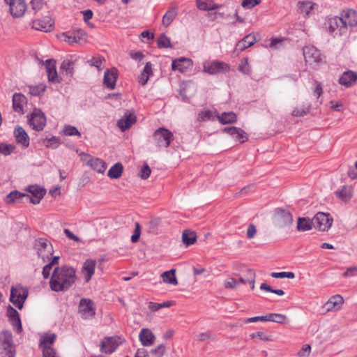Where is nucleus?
<instances>
[{"label":"nucleus","mask_w":357,"mask_h":357,"mask_svg":"<svg viewBox=\"0 0 357 357\" xmlns=\"http://www.w3.org/2000/svg\"><path fill=\"white\" fill-rule=\"evenodd\" d=\"M77 280L75 269L63 265L56 267L50 280V289L55 292L66 291Z\"/></svg>","instance_id":"1"},{"label":"nucleus","mask_w":357,"mask_h":357,"mask_svg":"<svg viewBox=\"0 0 357 357\" xmlns=\"http://www.w3.org/2000/svg\"><path fill=\"white\" fill-rule=\"evenodd\" d=\"M303 54L306 64L313 69L324 62L325 56L313 45L305 46L303 48Z\"/></svg>","instance_id":"2"},{"label":"nucleus","mask_w":357,"mask_h":357,"mask_svg":"<svg viewBox=\"0 0 357 357\" xmlns=\"http://www.w3.org/2000/svg\"><path fill=\"white\" fill-rule=\"evenodd\" d=\"M16 349L13 343V335L9 331H3L0 333L1 357H15Z\"/></svg>","instance_id":"3"},{"label":"nucleus","mask_w":357,"mask_h":357,"mask_svg":"<svg viewBox=\"0 0 357 357\" xmlns=\"http://www.w3.org/2000/svg\"><path fill=\"white\" fill-rule=\"evenodd\" d=\"M29 295V290L20 284L12 287L10 289V301L18 309H22L24 303Z\"/></svg>","instance_id":"4"},{"label":"nucleus","mask_w":357,"mask_h":357,"mask_svg":"<svg viewBox=\"0 0 357 357\" xmlns=\"http://www.w3.org/2000/svg\"><path fill=\"white\" fill-rule=\"evenodd\" d=\"M34 248L37 251L38 257L43 261L49 259L54 253L53 245L46 238H39L35 241Z\"/></svg>","instance_id":"5"},{"label":"nucleus","mask_w":357,"mask_h":357,"mask_svg":"<svg viewBox=\"0 0 357 357\" xmlns=\"http://www.w3.org/2000/svg\"><path fill=\"white\" fill-rule=\"evenodd\" d=\"M153 138L157 146L167 148L173 140L174 135L168 129L160 128L153 132Z\"/></svg>","instance_id":"6"},{"label":"nucleus","mask_w":357,"mask_h":357,"mask_svg":"<svg viewBox=\"0 0 357 357\" xmlns=\"http://www.w3.org/2000/svg\"><path fill=\"white\" fill-rule=\"evenodd\" d=\"M27 117L29 123L33 130L41 131L44 129L46 125V117L40 109H34Z\"/></svg>","instance_id":"7"},{"label":"nucleus","mask_w":357,"mask_h":357,"mask_svg":"<svg viewBox=\"0 0 357 357\" xmlns=\"http://www.w3.org/2000/svg\"><path fill=\"white\" fill-rule=\"evenodd\" d=\"M333 221L330 214L319 212L313 218L314 227L319 231H328L331 227Z\"/></svg>","instance_id":"8"},{"label":"nucleus","mask_w":357,"mask_h":357,"mask_svg":"<svg viewBox=\"0 0 357 357\" xmlns=\"http://www.w3.org/2000/svg\"><path fill=\"white\" fill-rule=\"evenodd\" d=\"M78 311L84 319L93 317L96 314L93 302L89 298H82L79 303Z\"/></svg>","instance_id":"9"},{"label":"nucleus","mask_w":357,"mask_h":357,"mask_svg":"<svg viewBox=\"0 0 357 357\" xmlns=\"http://www.w3.org/2000/svg\"><path fill=\"white\" fill-rule=\"evenodd\" d=\"M326 30L330 33L338 31L340 35L345 33V26H344L341 17L333 16L328 17L325 22Z\"/></svg>","instance_id":"10"},{"label":"nucleus","mask_w":357,"mask_h":357,"mask_svg":"<svg viewBox=\"0 0 357 357\" xmlns=\"http://www.w3.org/2000/svg\"><path fill=\"white\" fill-rule=\"evenodd\" d=\"M26 191L31 193L33 197L25 194L24 199H26V202H31L33 204H39L46 192L45 188H40L37 185L28 186Z\"/></svg>","instance_id":"11"},{"label":"nucleus","mask_w":357,"mask_h":357,"mask_svg":"<svg viewBox=\"0 0 357 357\" xmlns=\"http://www.w3.org/2000/svg\"><path fill=\"white\" fill-rule=\"evenodd\" d=\"M229 70V66L222 61H214L213 62H207L204 64V71L210 75L225 73Z\"/></svg>","instance_id":"12"},{"label":"nucleus","mask_w":357,"mask_h":357,"mask_svg":"<svg viewBox=\"0 0 357 357\" xmlns=\"http://www.w3.org/2000/svg\"><path fill=\"white\" fill-rule=\"evenodd\" d=\"M274 218L276 225L281 228L291 225L293 222L291 213L281 208L276 210Z\"/></svg>","instance_id":"13"},{"label":"nucleus","mask_w":357,"mask_h":357,"mask_svg":"<svg viewBox=\"0 0 357 357\" xmlns=\"http://www.w3.org/2000/svg\"><path fill=\"white\" fill-rule=\"evenodd\" d=\"M344 26H345V33L348 27L357 26V11L353 9L343 10L340 13Z\"/></svg>","instance_id":"14"},{"label":"nucleus","mask_w":357,"mask_h":357,"mask_svg":"<svg viewBox=\"0 0 357 357\" xmlns=\"http://www.w3.org/2000/svg\"><path fill=\"white\" fill-rule=\"evenodd\" d=\"M10 13L13 17H22L26 9V5L24 0H10Z\"/></svg>","instance_id":"15"},{"label":"nucleus","mask_w":357,"mask_h":357,"mask_svg":"<svg viewBox=\"0 0 357 357\" xmlns=\"http://www.w3.org/2000/svg\"><path fill=\"white\" fill-rule=\"evenodd\" d=\"M6 315L8 317L9 321L13 328L20 333L22 330V323L18 312L11 305H8L6 308Z\"/></svg>","instance_id":"16"},{"label":"nucleus","mask_w":357,"mask_h":357,"mask_svg":"<svg viewBox=\"0 0 357 357\" xmlns=\"http://www.w3.org/2000/svg\"><path fill=\"white\" fill-rule=\"evenodd\" d=\"M137 121V116L134 112H126L123 118L119 119L117 126L121 131L130 128Z\"/></svg>","instance_id":"17"},{"label":"nucleus","mask_w":357,"mask_h":357,"mask_svg":"<svg viewBox=\"0 0 357 357\" xmlns=\"http://www.w3.org/2000/svg\"><path fill=\"white\" fill-rule=\"evenodd\" d=\"M222 132L232 136L240 143L245 142L248 139L247 133L240 128L234 126L227 127L222 129Z\"/></svg>","instance_id":"18"},{"label":"nucleus","mask_w":357,"mask_h":357,"mask_svg":"<svg viewBox=\"0 0 357 357\" xmlns=\"http://www.w3.org/2000/svg\"><path fill=\"white\" fill-rule=\"evenodd\" d=\"M45 68L47 73L48 81L52 83H60L56 70V61L54 59H47L45 61Z\"/></svg>","instance_id":"19"},{"label":"nucleus","mask_w":357,"mask_h":357,"mask_svg":"<svg viewBox=\"0 0 357 357\" xmlns=\"http://www.w3.org/2000/svg\"><path fill=\"white\" fill-rule=\"evenodd\" d=\"M118 79V70L116 68L107 69L105 72L103 84L109 89H114Z\"/></svg>","instance_id":"20"},{"label":"nucleus","mask_w":357,"mask_h":357,"mask_svg":"<svg viewBox=\"0 0 357 357\" xmlns=\"http://www.w3.org/2000/svg\"><path fill=\"white\" fill-rule=\"evenodd\" d=\"M16 142L23 147L27 148L29 146V137L25 130L20 126H17L13 132Z\"/></svg>","instance_id":"21"},{"label":"nucleus","mask_w":357,"mask_h":357,"mask_svg":"<svg viewBox=\"0 0 357 357\" xmlns=\"http://www.w3.org/2000/svg\"><path fill=\"white\" fill-rule=\"evenodd\" d=\"M257 39L254 33H251L245 36L241 40L238 41L235 47V52H241L246 48L253 45Z\"/></svg>","instance_id":"22"},{"label":"nucleus","mask_w":357,"mask_h":357,"mask_svg":"<svg viewBox=\"0 0 357 357\" xmlns=\"http://www.w3.org/2000/svg\"><path fill=\"white\" fill-rule=\"evenodd\" d=\"M357 81V73L347 70L342 73L339 78V84L347 88L351 86Z\"/></svg>","instance_id":"23"},{"label":"nucleus","mask_w":357,"mask_h":357,"mask_svg":"<svg viewBox=\"0 0 357 357\" xmlns=\"http://www.w3.org/2000/svg\"><path fill=\"white\" fill-rule=\"evenodd\" d=\"M139 338L144 347L151 346L155 340V335L149 328H142L139 333Z\"/></svg>","instance_id":"24"},{"label":"nucleus","mask_w":357,"mask_h":357,"mask_svg":"<svg viewBox=\"0 0 357 357\" xmlns=\"http://www.w3.org/2000/svg\"><path fill=\"white\" fill-rule=\"evenodd\" d=\"M26 98L22 93H15L13 96V108L15 112L24 114V105L26 103Z\"/></svg>","instance_id":"25"},{"label":"nucleus","mask_w":357,"mask_h":357,"mask_svg":"<svg viewBox=\"0 0 357 357\" xmlns=\"http://www.w3.org/2000/svg\"><path fill=\"white\" fill-rule=\"evenodd\" d=\"M344 300L340 295L333 296L325 304L327 311H336L341 308Z\"/></svg>","instance_id":"26"},{"label":"nucleus","mask_w":357,"mask_h":357,"mask_svg":"<svg viewBox=\"0 0 357 357\" xmlns=\"http://www.w3.org/2000/svg\"><path fill=\"white\" fill-rule=\"evenodd\" d=\"M191 64V60L185 57H181L178 59H175L172 61V68L173 70H178L183 73Z\"/></svg>","instance_id":"27"},{"label":"nucleus","mask_w":357,"mask_h":357,"mask_svg":"<svg viewBox=\"0 0 357 357\" xmlns=\"http://www.w3.org/2000/svg\"><path fill=\"white\" fill-rule=\"evenodd\" d=\"M96 261L87 259L83 264L82 273L85 275V280L88 282L95 272Z\"/></svg>","instance_id":"28"},{"label":"nucleus","mask_w":357,"mask_h":357,"mask_svg":"<svg viewBox=\"0 0 357 357\" xmlns=\"http://www.w3.org/2000/svg\"><path fill=\"white\" fill-rule=\"evenodd\" d=\"M100 347L101 352L112 354L116 350L117 345L115 344L112 337H107L106 340L100 342Z\"/></svg>","instance_id":"29"},{"label":"nucleus","mask_w":357,"mask_h":357,"mask_svg":"<svg viewBox=\"0 0 357 357\" xmlns=\"http://www.w3.org/2000/svg\"><path fill=\"white\" fill-rule=\"evenodd\" d=\"M219 122L222 124H231L237 121V116L233 112H223L220 115L217 116Z\"/></svg>","instance_id":"30"},{"label":"nucleus","mask_w":357,"mask_h":357,"mask_svg":"<svg viewBox=\"0 0 357 357\" xmlns=\"http://www.w3.org/2000/svg\"><path fill=\"white\" fill-rule=\"evenodd\" d=\"M335 194L340 199L347 202L352 197V189L350 186L344 185L341 190L335 191Z\"/></svg>","instance_id":"31"},{"label":"nucleus","mask_w":357,"mask_h":357,"mask_svg":"<svg viewBox=\"0 0 357 357\" xmlns=\"http://www.w3.org/2000/svg\"><path fill=\"white\" fill-rule=\"evenodd\" d=\"M314 227L313 219L309 218H298L297 223V229L299 231H305L310 230Z\"/></svg>","instance_id":"32"},{"label":"nucleus","mask_w":357,"mask_h":357,"mask_svg":"<svg viewBox=\"0 0 357 357\" xmlns=\"http://www.w3.org/2000/svg\"><path fill=\"white\" fill-rule=\"evenodd\" d=\"M268 321H272L280 324H287L289 323V319L283 314L271 313L267 314Z\"/></svg>","instance_id":"33"},{"label":"nucleus","mask_w":357,"mask_h":357,"mask_svg":"<svg viewBox=\"0 0 357 357\" xmlns=\"http://www.w3.org/2000/svg\"><path fill=\"white\" fill-rule=\"evenodd\" d=\"M88 164L98 173H104L107 168L106 163L99 158H92L88 162Z\"/></svg>","instance_id":"34"},{"label":"nucleus","mask_w":357,"mask_h":357,"mask_svg":"<svg viewBox=\"0 0 357 357\" xmlns=\"http://www.w3.org/2000/svg\"><path fill=\"white\" fill-rule=\"evenodd\" d=\"M197 7L202 10H213L221 7L220 5L213 3L212 1H203L201 0L196 1Z\"/></svg>","instance_id":"35"},{"label":"nucleus","mask_w":357,"mask_h":357,"mask_svg":"<svg viewBox=\"0 0 357 357\" xmlns=\"http://www.w3.org/2000/svg\"><path fill=\"white\" fill-rule=\"evenodd\" d=\"M32 27L36 30L41 31H50L52 28V23L51 20H48L47 22L44 20H37L33 22Z\"/></svg>","instance_id":"36"},{"label":"nucleus","mask_w":357,"mask_h":357,"mask_svg":"<svg viewBox=\"0 0 357 357\" xmlns=\"http://www.w3.org/2000/svg\"><path fill=\"white\" fill-rule=\"evenodd\" d=\"M123 170L121 162L114 164L108 171L107 176L111 178H119L121 176Z\"/></svg>","instance_id":"37"},{"label":"nucleus","mask_w":357,"mask_h":357,"mask_svg":"<svg viewBox=\"0 0 357 357\" xmlns=\"http://www.w3.org/2000/svg\"><path fill=\"white\" fill-rule=\"evenodd\" d=\"M182 241L186 246L194 244L197 241L196 233L190 230L183 231L182 234Z\"/></svg>","instance_id":"38"},{"label":"nucleus","mask_w":357,"mask_h":357,"mask_svg":"<svg viewBox=\"0 0 357 357\" xmlns=\"http://www.w3.org/2000/svg\"><path fill=\"white\" fill-rule=\"evenodd\" d=\"M176 270L171 269L169 271H165L161 274V278L164 282L176 285L178 284L177 279L175 276Z\"/></svg>","instance_id":"39"},{"label":"nucleus","mask_w":357,"mask_h":357,"mask_svg":"<svg viewBox=\"0 0 357 357\" xmlns=\"http://www.w3.org/2000/svg\"><path fill=\"white\" fill-rule=\"evenodd\" d=\"M177 15V11L175 8L169 9L163 15L162 23L165 26H168Z\"/></svg>","instance_id":"40"},{"label":"nucleus","mask_w":357,"mask_h":357,"mask_svg":"<svg viewBox=\"0 0 357 357\" xmlns=\"http://www.w3.org/2000/svg\"><path fill=\"white\" fill-rule=\"evenodd\" d=\"M25 194L21 193L17 190H14L6 195L5 201L7 204H11L19 202L20 199H24Z\"/></svg>","instance_id":"41"},{"label":"nucleus","mask_w":357,"mask_h":357,"mask_svg":"<svg viewBox=\"0 0 357 357\" xmlns=\"http://www.w3.org/2000/svg\"><path fill=\"white\" fill-rule=\"evenodd\" d=\"M298 10L301 14L307 16L313 8L314 4L309 1H299L298 3Z\"/></svg>","instance_id":"42"},{"label":"nucleus","mask_w":357,"mask_h":357,"mask_svg":"<svg viewBox=\"0 0 357 357\" xmlns=\"http://www.w3.org/2000/svg\"><path fill=\"white\" fill-rule=\"evenodd\" d=\"M157 45L159 48H172V45L169 38L165 33H162L157 39Z\"/></svg>","instance_id":"43"},{"label":"nucleus","mask_w":357,"mask_h":357,"mask_svg":"<svg viewBox=\"0 0 357 357\" xmlns=\"http://www.w3.org/2000/svg\"><path fill=\"white\" fill-rule=\"evenodd\" d=\"M310 107L311 106L310 104L296 107L292 112V116L299 117L303 116L310 112Z\"/></svg>","instance_id":"44"},{"label":"nucleus","mask_w":357,"mask_h":357,"mask_svg":"<svg viewBox=\"0 0 357 357\" xmlns=\"http://www.w3.org/2000/svg\"><path fill=\"white\" fill-rule=\"evenodd\" d=\"M243 276L245 277L248 283H249L250 285L251 289H254L256 278V274L254 270L251 268H247L245 273L243 275Z\"/></svg>","instance_id":"45"},{"label":"nucleus","mask_w":357,"mask_h":357,"mask_svg":"<svg viewBox=\"0 0 357 357\" xmlns=\"http://www.w3.org/2000/svg\"><path fill=\"white\" fill-rule=\"evenodd\" d=\"M56 340V335L52 334H45L43 335L40 340V345L43 348L44 346H50L54 343Z\"/></svg>","instance_id":"46"},{"label":"nucleus","mask_w":357,"mask_h":357,"mask_svg":"<svg viewBox=\"0 0 357 357\" xmlns=\"http://www.w3.org/2000/svg\"><path fill=\"white\" fill-rule=\"evenodd\" d=\"M61 69L64 70L67 75L72 76L74 73V62L72 61H63Z\"/></svg>","instance_id":"47"},{"label":"nucleus","mask_w":357,"mask_h":357,"mask_svg":"<svg viewBox=\"0 0 357 357\" xmlns=\"http://www.w3.org/2000/svg\"><path fill=\"white\" fill-rule=\"evenodd\" d=\"M46 89V86L44 84H40L36 86H29V93L32 96H38L43 93Z\"/></svg>","instance_id":"48"},{"label":"nucleus","mask_w":357,"mask_h":357,"mask_svg":"<svg viewBox=\"0 0 357 357\" xmlns=\"http://www.w3.org/2000/svg\"><path fill=\"white\" fill-rule=\"evenodd\" d=\"M172 303L171 301H166V302H163L162 303L150 302L149 307L151 311L155 312L162 307H169L172 305Z\"/></svg>","instance_id":"49"},{"label":"nucleus","mask_w":357,"mask_h":357,"mask_svg":"<svg viewBox=\"0 0 357 357\" xmlns=\"http://www.w3.org/2000/svg\"><path fill=\"white\" fill-rule=\"evenodd\" d=\"M162 220L160 218H154L149 221V232L155 233L160 225Z\"/></svg>","instance_id":"50"},{"label":"nucleus","mask_w":357,"mask_h":357,"mask_svg":"<svg viewBox=\"0 0 357 357\" xmlns=\"http://www.w3.org/2000/svg\"><path fill=\"white\" fill-rule=\"evenodd\" d=\"M63 134L66 136L77 135L81 136L80 132L74 126H66L63 129Z\"/></svg>","instance_id":"51"},{"label":"nucleus","mask_w":357,"mask_h":357,"mask_svg":"<svg viewBox=\"0 0 357 357\" xmlns=\"http://www.w3.org/2000/svg\"><path fill=\"white\" fill-rule=\"evenodd\" d=\"M274 278H289L293 279L295 275L293 272H274L271 275Z\"/></svg>","instance_id":"52"},{"label":"nucleus","mask_w":357,"mask_h":357,"mask_svg":"<svg viewBox=\"0 0 357 357\" xmlns=\"http://www.w3.org/2000/svg\"><path fill=\"white\" fill-rule=\"evenodd\" d=\"M43 357H58L56 350L51 346H44L43 348Z\"/></svg>","instance_id":"53"},{"label":"nucleus","mask_w":357,"mask_h":357,"mask_svg":"<svg viewBox=\"0 0 357 357\" xmlns=\"http://www.w3.org/2000/svg\"><path fill=\"white\" fill-rule=\"evenodd\" d=\"M166 351V347L165 344H161L157 347L151 349V353L155 357H162L164 356Z\"/></svg>","instance_id":"54"},{"label":"nucleus","mask_w":357,"mask_h":357,"mask_svg":"<svg viewBox=\"0 0 357 357\" xmlns=\"http://www.w3.org/2000/svg\"><path fill=\"white\" fill-rule=\"evenodd\" d=\"M75 36H76L75 43H82L85 41L86 32L81 29L73 30Z\"/></svg>","instance_id":"55"},{"label":"nucleus","mask_w":357,"mask_h":357,"mask_svg":"<svg viewBox=\"0 0 357 357\" xmlns=\"http://www.w3.org/2000/svg\"><path fill=\"white\" fill-rule=\"evenodd\" d=\"M105 59L102 56L98 57H93L91 59L89 60L87 62L91 66H95L98 69H100V66L103 62H105Z\"/></svg>","instance_id":"56"},{"label":"nucleus","mask_w":357,"mask_h":357,"mask_svg":"<svg viewBox=\"0 0 357 357\" xmlns=\"http://www.w3.org/2000/svg\"><path fill=\"white\" fill-rule=\"evenodd\" d=\"M135 228L134 230V233L131 236V241L132 243H136L139 241L141 235V226L139 222H135Z\"/></svg>","instance_id":"57"},{"label":"nucleus","mask_w":357,"mask_h":357,"mask_svg":"<svg viewBox=\"0 0 357 357\" xmlns=\"http://www.w3.org/2000/svg\"><path fill=\"white\" fill-rule=\"evenodd\" d=\"M14 149V146L10 144L0 143V153L4 155H10Z\"/></svg>","instance_id":"58"},{"label":"nucleus","mask_w":357,"mask_h":357,"mask_svg":"<svg viewBox=\"0 0 357 357\" xmlns=\"http://www.w3.org/2000/svg\"><path fill=\"white\" fill-rule=\"evenodd\" d=\"M43 144L47 147L56 149L58 146V139L56 137H52L50 139L46 138L43 140Z\"/></svg>","instance_id":"59"},{"label":"nucleus","mask_w":357,"mask_h":357,"mask_svg":"<svg viewBox=\"0 0 357 357\" xmlns=\"http://www.w3.org/2000/svg\"><path fill=\"white\" fill-rule=\"evenodd\" d=\"M260 3L261 0H243L241 6L246 9H251Z\"/></svg>","instance_id":"60"},{"label":"nucleus","mask_w":357,"mask_h":357,"mask_svg":"<svg viewBox=\"0 0 357 357\" xmlns=\"http://www.w3.org/2000/svg\"><path fill=\"white\" fill-rule=\"evenodd\" d=\"M151 172V168L149 167V166L148 165H144L142 166V167L139 173V176L142 179H146L149 177Z\"/></svg>","instance_id":"61"},{"label":"nucleus","mask_w":357,"mask_h":357,"mask_svg":"<svg viewBox=\"0 0 357 357\" xmlns=\"http://www.w3.org/2000/svg\"><path fill=\"white\" fill-rule=\"evenodd\" d=\"M198 118L201 121L210 120L213 118V113L210 110L202 111L199 113Z\"/></svg>","instance_id":"62"},{"label":"nucleus","mask_w":357,"mask_h":357,"mask_svg":"<svg viewBox=\"0 0 357 357\" xmlns=\"http://www.w3.org/2000/svg\"><path fill=\"white\" fill-rule=\"evenodd\" d=\"M238 284L237 280L233 278L226 280L224 283V286L226 289H234Z\"/></svg>","instance_id":"63"},{"label":"nucleus","mask_w":357,"mask_h":357,"mask_svg":"<svg viewBox=\"0 0 357 357\" xmlns=\"http://www.w3.org/2000/svg\"><path fill=\"white\" fill-rule=\"evenodd\" d=\"M250 337L252 338H256V337H258L259 338L260 340H263V341H269L271 340V337L266 335L264 332H261V331H258V332H256V333H253L250 335Z\"/></svg>","instance_id":"64"}]
</instances>
